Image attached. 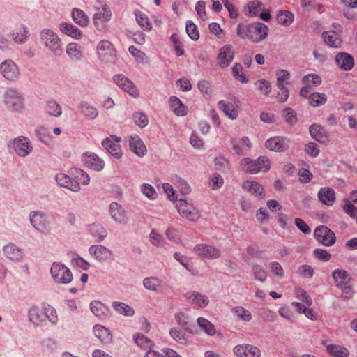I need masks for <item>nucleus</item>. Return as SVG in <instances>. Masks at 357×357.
Returning <instances> with one entry per match:
<instances>
[{"mask_svg":"<svg viewBox=\"0 0 357 357\" xmlns=\"http://www.w3.org/2000/svg\"><path fill=\"white\" fill-rule=\"evenodd\" d=\"M335 61L342 70H351L354 66V57L349 53L340 52L336 54Z\"/></svg>","mask_w":357,"mask_h":357,"instance_id":"nucleus-24","label":"nucleus"},{"mask_svg":"<svg viewBox=\"0 0 357 357\" xmlns=\"http://www.w3.org/2000/svg\"><path fill=\"white\" fill-rule=\"evenodd\" d=\"M251 267L254 278L261 282H264L267 278V273L264 268L257 264H252Z\"/></svg>","mask_w":357,"mask_h":357,"instance_id":"nucleus-53","label":"nucleus"},{"mask_svg":"<svg viewBox=\"0 0 357 357\" xmlns=\"http://www.w3.org/2000/svg\"><path fill=\"white\" fill-rule=\"evenodd\" d=\"M194 251L202 259H213L220 256V250L211 245H196L194 248Z\"/></svg>","mask_w":357,"mask_h":357,"instance_id":"nucleus-13","label":"nucleus"},{"mask_svg":"<svg viewBox=\"0 0 357 357\" xmlns=\"http://www.w3.org/2000/svg\"><path fill=\"white\" fill-rule=\"evenodd\" d=\"M332 276L337 287L346 285L347 283H351V277L350 274L344 270L335 269L333 271Z\"/></svg>","mask_w":357,"mask_h":357,"instance_id":"nucleus-38","label":"nucleus"},{"mask_svg":"<svg viewBox=\"0 0 357 357\" xmlns=\"http://www.w3.org/2000/svg\"><path fill=\"white\" fill-rule=\"evenodd\" d=\"M311 137L319 142H324L327 137L325 130L318 124H312L309 128Z\"/></svg>","mask_w":357,"mask_h":357,"instance_id":"nucleus-46","label":"nucleus"},{"mask_svg":"<svg viewBox=\"0 0 357 357\" xmlns=\"http://www.w3.org/2000/svg\"><path fill=\"white\" fill-rule=\"evenodd\" d=\"M112 305L116 312L122 315L132 317L135 314V310L125 303L114 301Z\"/></svg>","mask_w":357,"mask_h":357,"instance_id":"nucleus-48","label":"nucleus"},{"mask_svg":"<svg viewBox=\"0 0 357 357\" xmlns=\"http://www.w3.org/2000/svg\"><path fill=\"white\" fill-rule=\"evenodd\" d=\"M169 107L171 110L178 116H183L187 114V107L182 101L175 96H172L169 98Z\"/></svg>","mask_w":357,"mask_h":357,"instance_id":"nucleus-33","label":"nucleus"},{"mask_svg":"<svg viewBox=\"0 0 357 357\" xmlns=\"http://www.w3.org/2000/svg\"><path fill=\"white\" fill-rule=\"evenodd\" d=\"M3 100L11 112H20L24 107L22 93L15 88H7L3 93Z\"/></svg>","mask_w":357,"mask_h":357,"instance_id":"nucleus-3","label":"nucleus"},{"mask_svg":"<svg viewBox=\"0 0 357 357\" xmlns=\"http://www.w3.org/2000/svg\"><path fill=\"white\" fill-rule=\"evenodd\" d=\"M95 336L103 343H109L112 340V335L110 331L105 326L96 324L93 328Z\"/></svg>","mask_w":357,"mask_h":357,"instance_id":"nucleus-35","label":"nucleus"},{"mask_svg":"<svg viewBox=\"0 0 357 357\" xmlns=\"http://www.w3.org/2000/svg\"><path fill=\"white\" fill-rule=\"evenodd\" d=\"M87 231L96 238L98 242H100L104 240L107 235L106 229L98 222L88 225Z\"/></svg>","mask_w":357,"mask_h":357,"instance_id":"nucleus-34","label":"nucleus"},{"mask_svg":"<svg viewBox=\"0 0 357 357\" xmlns=\"http://www.w3.org/2000/svg\"><path fill=\"white\" fill-rule=\"evenodd\" d=\"M321 77L317 74H308L302 78V82L309 87L317 86L321 84Z\"/></svg>","mask_w":357,"mask_h":357,"instance_id":"nucleus-54","label":"nucleus"},{"mask_svg":"<svg viewBox=\"0 0 357 357\" xmlns=\"http://www.w3.org/2000/svg\"><path fill=\"white\" fill-rule=\"evenodd\" d=\"M73 181H76L80 187V184L86 185L90 182V177L89 174L81 169H73L70 171Z\"/></svg>","mask_w":357,"mask_h":357,"instance_id":"nucleus-43","label":"nucleus"},{"mask_svg":"<svg viewBox=\"0 0 357 357\" xmlns=\"http://www.w3.org/2000/svg\"><path fill=\"white\" fill-rule=\"evenodd\" d=\"M326 349L327 352L333 357H349V351L344 346L328 344L326 341L321 343Z\"/></svg>","mask_w":357,"mask_h":357,"instance_id":"nucleus-30","label":"nucleus"},{"mask_svg":"<svg viewBox=\"0 0 357 357\" xmlns=\"http://www.w3.org/2000/svg\"><path fill=\"white\" fill-rule=\"evenodd\" d=\"M0 74L10 82L18 80L20 76L18 66L11 59H6L0 64Z\"/></svg>","mask_w":357,"mask_h":357,"instance_id":"nucleus-10","label":"nucleus"},{"mask_svg":"<svg viewBox=\"0 0 357 357\" xmlns=\"http://www.w3.org/2000/svg\"><path fill=\"white\" fill-rule=\"evenodd\" d=\"M55 181L59 186L67 188L73 192H77L80 190V187L77 181H73L72 177L66 174H57L55 176Z\"/></svg>","mask_w":357,"mask_h":357,"instance_id":"nucleus-20","label":"nucleus"},{"mask_svg":"<svg viewBox=\"0 0 357 357\" xmlns=\"http://www.w3.org/2000/svg\"><path fill=\"white\" fill-rule=\"evenodd\" d=\"M197 325L199 328L209 336H214L216 334L215 326L208 319L200 317L197 319Z\"/></svg>","mask_w":357,"mask_h":357,"instance_id":"nucleus-45","label":"nucleus"},{"mask_svg":"<svg viewBox=\"0 0 357 357\" xmlns=\"http://www.w3.org/2000/svg\"><path fill=\"white\" fill-rule=\"evenodd\" d=\"M218 108L230 119L234 120L238 117V113L232 103L225 100H220L218 104Z\"/></svg>","mask_w":357,"mask_h":357,"instance_id":"nucleus-42","label":"nucleus"},{"mask_svg":"<svg viewBox=\"0 0 357 357\" xmlns=\"http://www.w3.org/2000/svg\"><path fill=\"white\" fill-rule=\"evenodd\" d=\"M176 206L179 214L189 220L196 221L201 216L200 210L194 204L192 199L181 198L177 200Z\"/></svg>","mask_w":357,"mask_h":357,"instance_id":"nucleus-4","label":"nucleus"},{"mask_svg":"<svg viewBox=\"0 0 357 357\" xmlns=\"http://www.w3.org/2000/svg\"><path fill=\"white\" fill-rule=\"evenodd\" d=\"M233 351L238 357H260L261 350L252 344H239L236 346Z\"/></svg>","mask_w":357,"mask_h":357,"instance_id":"nucleus-15","label":"nucleus"},{"mask_svg":"<svg viewBox=\"0 0 357 357\" xmlns=\"http://www.w3.org/2000/svg\"><path fill=\"white\" fill-rule=\"evenodd\" d=\"M326 101L327 96L323 93L314 92L308 96L309 104L314 107L323 105Z\"/></svg>","mask_w":357,"mask_h":357,"instance_id":"nucleus-49","label":"nucleus"},{"mask_svg":"<svg viewBox=\"0 0 357 357\" xmlns=\"http://www.w3.org/2000/svg\"><path fill=\"white\" fill-rule=\"evenodd\" d=\"M322 37L325 43L331 47L337 48L341 46L342 40L334 31L324 32Z\"/></svg>","mask_w":357,"mask_h":357,"instance_id":"nucleus-44","label":"nucleus"},{"mask_svg":"<svg viewBox=\"0 0 357 357\" xmlns=\"http://www.w3.org/2000/svg\"><path fill=\"white\" fill-rule=\"evenodd\" d=\"M186 32L188 36L193 40L196 41L199 38V32L197 25L190 20L186 22Z\"/></svg>","mask_w":357,"mask_h":357,"instance_id":"nucleus-57","label":"nucleus"},{"mask_svg":"<svg viewBox=\"0 0 357 357\" xmlns=\"http://www.w3.org/2000/svg\"><path fill=\"white\" fill-rule=\"evenodd\" d=\"M59 29L61 33L73 39L79 40L83 36L82 31L71 23L63 22L59 24Z\"/></svg>","mask_w":357,"mask_h":357,"instance_id":"nucleus-26","label":"nucleus"},{"mask_svg":"<svg viewBox=\"0 0 357 357\" xmlns=\"http://www.w3.org/2000/svg\"><path fill=\"white\" fill-rule=\"evenodd\" d=\"M8 147L14 153L21 158L29 155L33 151V146L30 139L23 135L15 137L9 142Z\"/></svg>","mask_w":357,"mask_h":357,"instance_id":"nucleus-5","label":"nucleus"},{"mask_svg":"<svg viewBox=\"0 0 357 357\" xmlns=\"http://www.w3.org/2000/svg\"><path fill=\"white\" fill-rule=\"evenodd\" d=\"M102 145L109 154L116 159H119L122 156V151L120 145L114 142L110 138L107 137L102 142Z\"/></svg>","mask_w":357,"mask_h":357,"instance_id":"nucleus-37","label":"nucleus"},{"mask_svg":"<svg viewBox=\"0 0 357 357\" xmlns=\"http://www.w3.org/2000/svg\"><path fill=\"white\" fill-rule=\"evenodd\" d=\"M255 85L256 88L261 92V93L268 96L271 91V83L266 79H259L255 82Z\"/></svg>","mask_w":357,"mask_h":357,"instance_id":"nucleus-59","label":"nucleus"},{"mask_svg":"<svg viewBox=\"0 0 357 357\" xmlns=\"http://www.w3.org/2000/svg\"><path fill=\"white\" fill-rule=\"evenodd\" d=\"M184 297L192 306L197 308H205L209 304L208 297L197 291H189L185 294Z\"/></svg>","mask_w":357,"mask_h":357,"instance_id":"nucleus-16","label":"nucleus"},{"mask_svg":"<svg viewBox=\"0 0 357 357\" xmlns=\"http://www.w3.org/2000/svg\"><path fill=\"white\" fill-rule=\"evenodd\" d=\"M4 255L12 261H20L23 258V252L14 243H8L3 248Z\"/></svg>","mask_w":357,"mask_h":357,"instance_id":"nucleus-29","label":"nucleus"},{"mask_svg":"<svg viewBox=\"0 0 357 357\" xmlns=\"http://www.w3.org/2000/svg\"><path fill=\"white\" fill-rule=\"evenodd\" d=\"M128 51L137 62L142 63H145L146 62V54L139 50L137 49L135 46H130Z\"/></svg>","mask_w":357,"mask_h":357,"instance_id":"nucleus-61","label":"nucleus"},{"mask_svg":"<svg viewBox=\"0 0 357 357\" xmlns=\"http://www.w3.org/2000/svg\"><path fill=\"white\" fill-rule=\"evenodd\" d=\"M114 82L122 90L129 93L134 98L139 96V91L133 82L122 74H118L113 77Z\"/></svg>","mask_w":357,"mask_h":357,"instance_id":"nucleus-12","label":"nucleus"},{"mask_svg":"<svg viewBox=\"0 0 357 357\" xmlns=\"http://www.w3.org/2000/svg\"><path fill=\"white\" fill-rule=\"evenodd\" d=\"M135 20L137 23L145 31H151L152 26L149 21L148 17L139 10H135Z\"/></svg>","mask_w":357,"mask_h":357,"instance_id":"nucleus-51","label":"nucleus"},{"mask_svg":"<svg viewBox=\"0 0 357 357\" xmlns=\"http://www.w3.org/2000/svg\"><path fill=\"white\" fill-rule=\"evenodd\" d=\"M10 37L16 43H24L29 37L28 29L24 25H22L10 32Z\"/></svg>","mask_w":357,"mask_h":357,"instance_id":"nucleus-39","label":"nucleus"},{"mask_svg":"<svg viewBox=\"0 0 357 357\" xmlns=\"http://www.w3.org/2000/svg\"><path fill=\"white\" fill-rule=\"evenodd\" d=\"M169 335L176 342L181 344H186L188 343V339L186 336L183 334L180 331L176 328H171L169 331Z\"/></svg>","mask_w":357,"mask_h":357,"instance_id":"nucleus-62","label":"nucleus"},{"mask_svg":"<svg viewBox=\"0 0 357 357\" xmlns=\"http://www.w3.org/2000/svg\"><path fill=\"white\" fill-rule=\"evenodd\" d=\"M135 342L144 349H152L154 347L153 342L146 335L137 333L133 335Z\"/></svg>","mask_w":357,"mask_h":357,"instance_id":"nucleus-50","label":"nucleus"},{"mask_svg":"<svg viewBox=\"0 0 357 357\" xmlns=\"http://www.w3.org/2000/svg\"><path fill=\"white\" fill-rule=\"evenodd\" d=\"M90 309L99 319H105L109 317V309L98 301H92L90 303Z\"/></svg>","mask_w":357,"mask_h":357,"instance_id":"nucleus-28","label":"nucleus"},{"mask_svg":"<svg viewBox=\"0 0 357 357\" xmlns=\"http://www.w3.org/2000/svg\"><path fill=\"white\" fill-rule=\"evenodd\" d=\"M46 112L52 116L59 117L62 114L61 105L55 100H48L46 104Z\"/></svg>","mask_w":357,"mask_h":357,"instance_id":"nucleus-52","label":"nucleus"},{"mask_svg":"<svg viewBox=\"0 0 357 357\" xmlns=\"http://www.w3.org/2000/svg\"><path fill=\"white\" fill-rule=\"evenodd\" d=\"M142 284L144 287L149 291L158 294L164 292V282L158 277H146L143 280Z\"/></svg>","mask_w":357,"mask_h":357,"instance_id":"nucleus-25","label":"nucleus"},{"mask_svg":"<svg viewBox=\"0 0 357 357\" xmlns=\"http://www.w3.org/2000/svg\"><path fill=\"white\" fill-rule=\"evenodd\" d=\"M142 192L149 199L153 200L157 197V192L154 188L147 183H144L141 186Z\"/></svg>","mask_w":357,"mask_h":357,"instance_id":"nucleus-63","label":"nucleus"},{"mask_svg":"<svg viewBox=\"0 0 357 357\" xmlns=\"http://www.w3.org/2000/svg\"><path fill=\"white\" fill-rule=\"evenodd\" d=\"M42 45L55 56L63 53L62 40L58 33L51 29H43L40 32Z\"/></svg>","mask_w":357,"mask_h":357,"instance_id":"nucleus-2","label":"nucleus"},{"mask_svg":"<svg viewBox=\"0 0 357 357\" xmlns=\"http://www.w3.org/2000/svg\"><path fill=\"white\" fill-rule=\"evenodd\" d=\"M172 181L176 187L180 190L182 195H185L190 192V186L187 183V182L184 179L181 178L180 176H175L172 178Z\"/></svg>","mask_w":357,"mask_h":357,"instance_id":"nucleus-55","label":"nucleus"},{"mask_svg":"<svg viewBox=\"0 0 357 357\" xmlns=\"http://www.w3.org/2000/svg\"><path fill=\"white\" fill-rule=\"evenodd\" d=\"M89 254L100 261L110 259L112 252L107 248L101 245H93L89 249Z\"/></svg>","mask_w":357,"mask_h":357,"instance_id":"nucleus-22","label":"nucleus"},{"mask_svg":"<svg viewBox=\"0 0 357 357\" xmlns=\"http://www.w3.org/2000/svg\"><path fill=\"white\" fill-rule=\"evenodd\" d=\"M243 188L252 195L259 198L264 197V189L259 183L255 181H245L243 183Z\"/></svg>","mask_w":357,"mask_h":357,"instance_id":"nucleus-32","label":"nucleus"},{"mask_svg":"<svg viewBox=\"0 0 357 357\" xmlns=\"http://www.w3.org/2000/svg\"><path fill=\"white\" fill-rule=\"evenodd\" d=\"M317 197L321 204L331 206L335 201V192L331 188H321L317 193Z\"/></svg>","mask_w":357,"mask_h":357,"instance_id":"nucleus-27","label":"nucleus"},{"mask_svg":"<svg viewBox=\"0 0 357 357\" xmlns=\"http://www.w3.org/2000/svg\"><path fill=\"white\" fill-rule=\"evenodd\" d=\"M112 13L109 6L102 4L101 8L93 16V22L96 28L100 31L103 29V23L110 20Z\"/></svg>","mask_w":357,"mask_h":357,"instance_id":"nucleus-14","label":"nucleus"},{"mask_svg":"<svg viewBox=\"0 0 357 357\" xmlns=\"http://www.w3.org/2000/svg\"><path fill=\"white\" fill-rule=\"evenodd\" d=\"M78 108L80 114L88 119L93 120L98 115L97 109L87 102H81L78 105Z\"/></svg>","mask_w":357,"mask_h":357,"instance_id":"nucleus-36","label":"nucleus"},{"mask_svg":"<svg viewBox=\"0 0 357 357\" xmlns=\"http://www.w3.org/2000/svg\"><path fill=\"white\" fill-rule=\"evenodd\" d=\"M276 20L282 25L289 26L294 20V15L289 11H280L277 14Z\"/></svg>","mask_w":357,"mask_h":357,"instance_id":"nucleus-56","label":"nucleus"},{"mask_svg":"<svg viewBox=\"0 0 357 357\" xmlns=\"http://www.w3.org/2000/svg\"><path fill=\"white\" fill-rule=\"evenodd\" d=\"M66 53L73 62H79L84 58L82 46L75 42H70L66 45Z\"/></svg>","mask_w":357,"mask_h":357,"instance_id":"nucleus-19","label":"nucleus"},{"mask_svg":"<svg viewBox=\"0 0 357 357\" xmlns=\"http://www.w3.org/2000/svg\"><path fill=\"white\" fill-rule=\"evenodd\" d=\"M241 165L246 168L247 172L252 174L259 172H266L270 169V162L266 156H259L256 160L245 158Z\"/></svg>","mask_w":357,"mask_h":357,"instance_id":"nucleus-7","label":"nucleus"},{"mask_svg":"<svg viewBox=\"0 0 357 357\" xmlns=\"http://www.w3.org/2000/svg\"><path fill=\"white\" fill-rule=\"evenodd\" d=\"M268 28L261 22L238 24L236 34L241 39H248L253 43H259L268 36Z\"/></svg>","mask_w":357,"mask_h":357,"instance_id":"nucleus-1","label":"nucleus"},{"mask_svg":"<svg viewBox=\"0 0 357 357\" xmlns=\"http://www.w3.org/2000/svg\"><path fill=\"white\" fill-rule=\"evenodd\" d=\"M82 160L84 165L92 170L100 172L104 169V160L94 153L89 151L84 153Z\"/></svg>","mask_w":357,"mask_h":357,"instance_id":"nucleus-11","label":"nucleus"},{"mask_svg":"<svg viewBox=\"0 0 357 357\" xmlns=\"http://www.w3.org/2000/svg\"><path fill=\"white\" fill-rule=\"evenodd\" d=\"M233 151L238 155H245L251 149L252 144L248 137L231 140Z\"/></svg>","mask_w":357,"mask_h":357,"instance_id":"nucleus-23","label":"nucleus"},{"mask_svg":"<svg viewBox=\"0 0 357 357\" xmlns=\"http://www.w3.org/2000/svg\"><path fill=\"white\" fill-rule=\"evenodd\" d=\"M265 144L271 151L284 152L289 147V141L282 137L276 136L268 139Z\"/></svg>","mask_w":357,"mask_h":357,"instance_id":"nucleus-21","label":"nucleus"},{"mask_svg":"<svg viewBox=\"0 0 357 357\" xmlns=\"http://www.w3.org/2000/svg\"><path fill=\"white\" fill-rule=\"evenodd\" d=\"M112 218L117 223L126 224L128 220L126 210L117 202H112L109 207Z\"/></svg>","mask_w":357,"mask_h":357,"instance_id":"nucleus-18","label":"nucleus"},{"mask_svg":"<svg viewBox=\"0 0 357 357\" xmlns=\"http://www.w3.org/2000/svg\"><path fill=\"white\" fill-rule=\"evenodd\" d=\"M71 15L75 23L79 24L82 27L87 26L89 18L82 10L74 8L72 9Z\"/></svg>","mask_w":357,"mask_h":357,"instance_id":"nucleus-41","label":"nucleus"},{"mask_svg":"<svg viewBox=\"0 0 357 357\" xmlns=\"http://www.w3.org/2000/svg\"><path fill=\"white\" fill-rule=\"evenodd\" d=\"M233 59L234 52L231 45H225L220 49L217 61L220 68H225L229 66Z\"/></svg>","mask_w":357,"mask_h":357,"instance_id":"nucleus-17","label":"nucleus"},{"mask_svg":"<svg viewBox=\"0 0 357 357\" xmlns=\"http://www.w3.org/2000/svg\"><path fill=\"white\" fill-rule=\"evenodd\" d=\"M232 74L236 79L241 83H247L248 82L246 76L242 73L243 67L239 63H236L232 67Z\"/></svg>","mask_w":357,"mask_h":357,"instance_id":"nucleus-58","label":"nucleus"},{"mask_svg":"<svg viewBox=\"0 0 357 357\" xmlns=\"http://www.w3.org/2000/svg\"><path fill=\"white\" fill-rule=\"evenodd\" d=\"M50 273L54 281L57 284H69L73 278L71 271L63 263L53 262Z\"/></svg>","mask_w":357,"mask_h":357,"instance_id":"nucleus-6","label":"nucleus"},{"mask_svg":"<svg viewBox=\"0 0 357 357\" xmlns=\"http://www.w3.org/2000/svg\"><path fill=\"white\" fill-rule=\"evenodd\" d=\"M130 149L138 156H143L146 152L144 142L137 135L130 136L128 140Z\"/></svg>","mask_w":357,"mask_h":357,"instance_id":"nucleus-31","label":"nucleus"},{"mask_svg":"<svg viewBox=\"0 0 357 357\" xmlns=\"http://www.w3.org/2000/svg\"><path fill=\"white\" fill-rule=\"evenodd\" d=\"M314 236L320 244L326 247L333 245L336 241L335 233L325 225L317 227L314 231Z\"/></svg>","mask_w":357,"mask_h":357,"instance_id":"nucleus-9","label":"nucleus"},{"mask_svg":"<svg viewBox=\"0 0 357 357\" xmlns=\"http://www.w3.org/2000/svg\"><path fill=\"white\" fill-rule=\"evenodd\" d=\"M29 222L31 226L41 233L49 231L50 220L47 213L43 211H32L29 213Z\"/></svg>","mask_w":357,"mask_h":357,"instance_id":"nucleus-8","label":"nucleus"},{"mask_svg":"<svg viewBox=\"0 0 357 357\" xmlns=\"http://www.w3.org/2000/svg\"><path fill=\"white\" fill-rule=\"evenodd\" d=\"M232 312L240 317L242 320L249 321L252 319L251 313L241 306L235 307L232 309Z\"/></svg>","mask_w":357,"mask_h":357,"instance_id":"nucleus-60","label":"nucleus"},{"mask_svg":"<svg viewBox=\"0 0 357 357\" xmlns=\"http://www.w3.org/2000/svg\"><path fill=\"white\" fill-rule=\"evenodd\" d=\"M29 321L34 325H39L45 320L44 309L41 310L38 307H32L28 312Z\"/></svg>","mask_w":357,"mask_h":357,"instance_id":"nucleus-40","label":"nucleus"},{"mask_svg":"<svg viewBox=\"0 0 357 357\" xmlns=\"http://www.w3.org/2000/svg\"><path fill=\"white\" fill-rule=\"evenodd\" d=\"M150 241L153 245L157 247H163L165 240L162 235L158 233L155 230L153 229L149 235Z\"/></svg>","mask_w":357,"mask_h":357,"instance_id":"nucleus-64","label":"nucleus"},{"mask_svg":"<svg viewBox=\"0 0 357 357\" xmlns=\"http://www.w3.org/2000/svg\"><path fill=\"white\" fill-rule=\"evenodd\" d=\"M175 319L178 325H180L185 331L195 333V326L188 321V317L183 312H179L176 314Z\"/></svg>","mask_w":357,"mask_h":357,"instance_id":"nucleus-47","label":"nucleus"}]
</instances>
